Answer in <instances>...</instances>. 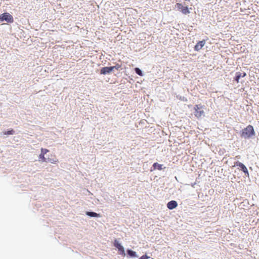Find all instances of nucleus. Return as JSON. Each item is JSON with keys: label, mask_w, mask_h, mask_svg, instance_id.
Wrapping results in <instances>:
<instances>
[{"label": "nucleus", "mask_w": 259, "mask_h": 259, "mask_svg": "<svg viewBox=\"0 0 259 259\" xmlns=\"http://www.w3.org/2000/svg\"><path fill=\"white\" fill-rule=\"evenodd\" d=\"M254 135L255 132L253 126L249 125L242 130L241 133V137L245 139H248Z\"/></svg>", "instance_id": "nucleus-1"}, {"label": "nucleus", "mask_w": 259, "mask_h": 259, "mask_svg": "<svg viewBox=\"0 0 259 259\" xmlns=\"http://www.w3.org/2000/svg\"><path fill=\"white\" fill-rule=\"evenodd\" d=\"M0 21H5L7 23H13L14 19L13 16L9 13H4L0 15Z\"/></svg>", "instance_id": "nucleus-2"}, {"label": "nucleus", "mask_w": 259, "mask_h": 259, "mask_svg": "<svg viewBox=\"0 0 259 259\" xmlns=\"http://www.w3.org/2000/svg\"><path fill=\"white\" fill-rule=\"evenodd\" d=\"M196 107L197 108H195V116L197 117L204 116V111L206 110L205 106L198 105H196Z\"/></svg>", "instance_id": "nucleus-3"}, {"label": "nucleus", "mask_w": 259, "mask_h": 259, "mask_svg": "<svg viewBox=\"0 0 259 259\" xmlns=\"http://www.w3.org/2000/svg\"><path fill=\"white\" fill-rule=\"evenodd\" d=\"M114 245L118 249V251L120 252V254H121L123 256L125 255L124 249L123 247L117 241V240H114Z\"/></svg>", "instance_id": "nucleus-4"}, {"label": "nucleus", "mask_w": 259, "mask_h": 259, "mask_svg": "<svg viewBox=\"0 0 259 259\" xmlns=\"http://www.w3.org/2000/svg\"><path fill=\"white\" fill-rule=\"evenodd\" d=\"M235 165L239 166L241 168V170L243 171L244 173L245 174V175L246 177H249V174L247 168L244 164L240 162L237 161L235 163Z\"/></svg>", "instance_id": "nucleus-5"}, {"label": "nucleus", "mask_w": 259, "mask_h": 259, "mask_svg": "<svg viewBox=\"0 0 259 259\" xmlns=\"http://www.w3.org/2000/svg\"><path fill=\"white\" fill-rule=\"evenodd\" d=\"M113 70V68L111 67H103L100 71V73L101 74H109Z\"/></svg>", "instance_id": "nucleus-6"}, {"label": "nucleus", "mask_w": 259, "mask_h": 259, "mask_svg": "<svg viewBox=\"0 0 259 259\" xmlns=\"http://www.w3.org/2000/svg\"><path fill=\"white\" fill-rule=\"evenodd\" d=\"M178 206V203L177 201L175 200H171L168 202L167 204V207L169 209H173L177 207Z\"/></svg>", "instance_id": "nucleus-7"}, {"label": "nucleus", "mask_w": 259, "mask_h": 259, "mask_svg": "<svg viewBox=\"0 0 259 259\" xmlns=\"http://www.w3.org/2000/svg\"><path fill=\"white\" fill-rule=\"evenodd\" d=\"M246 75V74L245 72H242V73L240 72H236L235 80L238 83V82H239V79L240 78V77H244Z\"/></svg>", "instance_id": "nucleus-8"}, {"label": "nucleus", "mask_w": 259, "mask_h": 259, "mask_svg": "<svg viewBox=\"0 0 259 259\" xmlns=\"http://www.w3.org/2000/svg\"><path fill=\"white\" fill-rule=\"evenodd\" d=\"M205 44V41L204 40H203L202 41H200L195 45V50H199L204 46Z\"/></svg>", "instance_id": "nucleus-9"}, {"label": "nucleus", "mask_w": 259, "mask_h": 259, "mask_svg": "<svg viewBox=\"0 0 259 259\" xmlns=\"http://www.w3.org/2000/svg\"><path fill=\"white\" fill-rule=\"evenodd\" d=\"M86 214L91 217H100V214L94 212H86Z\"/></svg>", "instance_id": "nucleus-10"}, {"label": "nucleus", "mask_w": 259, "mask_h": 259, "mask_svg": "<svg viewBox=\"0 0 259 259\" xmlns=\"http://www.w3.org/2000/svg\"><path fill=\"white\" fill-rule=\"evenodd\" d=\"M53 158H48L47 159V162H50L52 163H56L58 162V160L57 158H56V156L55 155L53 156Z\"/></svg>", "instance_id": "nucleus-11"}, {"label": "nucleus", "mask_w": 259, "mask_h": 259, "mask_svg": "<svg viewBox=\"0 0 259 259\" xmlns=\"http://www.w3.org/2000/svg\"><path fill=\"white\" fill-rule=\"evenodd\" d=\"M162 164H158V163H154L153 164V167L154 169H158V170H161L162 169Z\"/></svg>", "instance_id": "nucleus-12"}, {"label": "nucleus", "mask_w": 259, "mask_h": 259, "mask_svg": "<svg viewBox=\"0 0 259 259\" xmlns=\"http://www.w3.org/2000/svg\"><path fill=\"white\" fill-rule=\"evenodd\" d=\"M39 160L41 162H47V159L45 157V155L43 154H40L39 155Z\"/></svg>", "instance_id": "nucleus-13"}, {"label": "nucleus", "mask_w": 259, "mask_h": 259, "mask_svg": "<svg viewBox=\"0 0 259 259\" xmlns=\"http://www.w3.org/2000/svg\"><path fill=\"white\" fill-rule=\"evenodd\" d=\"M127 252L128 254L132 257L137 256L136 252L132 250L128 249L127 250Z\"/></svg>", "instance_id": "nucleus-14"}, {"label": "nucleus", "mask_w": 259, "mask_h": 259, "mask_svg": "<svg viewBox=\"0 0 259 259\" xmlns=\"http://www.w3.org/2000/svg\"><path fill=\"white\" fill-rule=\"evenodd\" d=\"M175 8L181 12V10H182L184 6L180 3H177L175 5Z\"/></svg>", "instance_id": "nucleus-15"}, {"label": "nucleus", "mask_w": 259, "mask_h": 259, "mask_svg": "<svg viewBox=\"0 0 259 259\" xmlns=\"http://www.w3.org/2000/svg\"><path fill=\"white\" fill-rule=\"evenodd\" d=\"M181 12L184 14L189 13V11L187 7H184L182 10H181Z\"/></svg>", "instance_id": "nucleus-16"}, {"label": "nucleus", "mask_w": 259, "mask_h": 259, "mask_svg": "<svg viewBox=\"0 0 259 259\" xmlns=\"http://www.w3.org/2000/svg\"><path fill=\"white\" fill-rule=\"evenodd\" d=\"M135 71L136 72V73L138 74L139 75L141 76L143 75L142 71L139 68H135Z\"/></svg>", "instance_id": "nucleus-17"}, {"label": "nucleus", "mask_w": 259, "mask_h": 259, "mask_svg": "<svg viewBox=\"0 0 259 259\" xmlns=\"http://www.w3.org/2000/svg\"><path fill=\"white\" fill-rule=\"evenodd\" d=\"M15 131L13 130L4 132L5 135H13Z\"/></svg>", "instance_id": "nucleus-18"}, {"label": "nucleus", "mask_w": 259, "mask_h": 259, "mask_svg": "<svg viewBox=\"0 0 259 259\" xmlns=\"http://www.w3.org/2000/svg\"><path fill=\"white\" fill-rule=\"evenodd\" d=\"M49 151L48 149L41 148V153L45 155Z\"/></svg>", "instance_id": "nucleus-19"}, {"label": "nucleus", "mask_w": 259, "mask_h": 259, "mask_svg": "<svg viewBox=\"0 0 259 259\" xmlns=\"http://www.w3.org/2000/svg\"><path fill=\"white\" fill-rule=\"evenodd\" d=\"M111 67L113 68V70L115 69L118 70L119 69V68H120L121 65L118 64H117L115 66H111Z\"/></svg>", "instance_id": "nucleus-20"}, {"label": "nucleus", "mask_w": 259, "mask_h": 259, "mask_svg": "<svg viewBox=\"0 0 259 259\" xmlns=\"http://www.w3.org/2000/svg\"><path fill=\"white\" fill-rule=\"evenodd\" d=\"M150 258V256L147 255L146 254L143 255L141 256L139 259H149Z\"/></svg>", "instance_id": "nucleus-21"}]
</instances>
